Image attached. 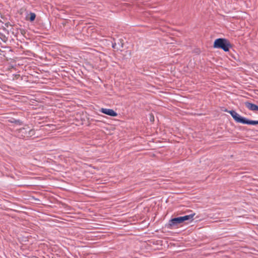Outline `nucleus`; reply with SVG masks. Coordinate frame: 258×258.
Listing matches in <instances>:
<instances>
[{"instance_id":"17","label":"nucleus","mask_w":258,"mask_h":258,"mask_svg":"<svg viewBox=\"0 0 258 258\" xmlns=\"http://www.w3.org/2000/svg\"><path fill=\"white\" fill-rule=\"evenodd\" d=\"M256 111H258V105L257 106V108H256Z\"/></svg>"},{"instance_id":"14","label":"nucleus","mask_w":258,"mask_h":258,"mask_svg":"<svg viewBox=\"0 0 258 258\" xmlns=\"http://www.w3.org/2000/svg\"><path fill=\"white\" fill-rule=\"evenodd\" d=\"M154 120H155V119H154V115L152 114H150V121L154 122Z\"/></svg>"},{"instance_id":"7","label":"nucleus","mask_w":258,"mask_h":258,"mask_svg":"<svg viewBox=\"0 0 258 258\" xmlns=\"http://www.w3.org/2000/svg\"><path fill=\"white\" fill-rule=\"evenodd\" d=\"M195 215V213L193 212L187 215H184L183 216H180V219H181V221L183 223L185 221L192 222L194 220L193 218Z\"/></svg>"},{"instance_id":"3","label":"nucleus","mask_w":258,"mask_h":258,"mask_svg":"<svg viewBox=\"0 0 258 258\" xmlns=\"http://www.w3.org/2000/svg\"><path fill=\"white\" fill-rule=\"evenodd\" d=\"M237 123L243 124L256 125L258 124V120H251L247 117L240 115Z\"/></svg>"},{"instance_id":"15","label":"nucleus","mask_w":258,"mask_h":258,"mask_svg":"<svg viewBox=\"0 0 258 258\" xmlns=\"http://www.w3.org/2000/svg\"><path fill=\"white\" fill-rule=\"evenodd\" d=\"M117 45V43L116 42H112V47L113 48H116V46Z\"/></svg>"},{"instance_id":"5","label":"nucleus","mask_w":258,"mask_h":258,"mask_svg":"<svg viewBox=\"0 0 258 258\" xmlns=\"http://www.w3.org/2000/svg\"><path fill=\"white\" fill-rule=\"evenodd\" d=\"M99 111L111 117H116L117 116V113L112 109L101 108L99 110Z\"/></svg>"},{"instance_id":"8","label":"nucleus","mask_w":258,"mask_h":258,"mask_svg":"<svg viewBox=\"0 0 258 258\" xmlns=\"http://www.w3.org/2000/svg\"><path fill=\"white\" fill-rule=\"evenodd\" d=\"M245 106L249 110L251 111H256L257 105L249 101H246L244 103Z\"/></svg>"},{"instance_id":"13","label":"nucleus","mask_w":258,"mask_h":258,"mask_svg":"<svg viewBox=\"0 0 258 258\" xmlns=\"http://www.w3.org/2000/svg\"><path fill=\"white\" fill-rule=\"evenodd\" d=\"M6 54V52L5 51L2 50V49H0V55L5 57Z\"/></svg>"},{"instance_id":"6","label":"nucleus","mask_w":258,"mask_h":258,"mask_svg":"<svg viewBox=\"0 0 258 258\" xmlns=\"http://www.w3.org/2000/svg\"><path fill=\"white\" fill-rule=\"evenodd\" d=\"M28 126H25V127H22L18 130V134L19 136L22 138H28Z\"/></svg>"},{"instance_id":"4","label":"nucleus","mask_w":258,"mask_h":258,"mask_svg":"<svg viewBox=\"0 0 258 258\" xmlns=\"http://www.w3.org/2000/svg\"><path fill=\"white\" fill-rule=\"evenodd\" d=\"M221 110L224 112L229 113L231 115V116H232V117L233 118L234 120L236 123H237V122L239 120V118L240 116V115L239 114H238L235 110H229L224 107H223Z\"/></svg>"},{"instance_id":"11","label":"nucleus","mask_w":258,"mask_h":258,"mask_svg":"<svg viewBox=\"0 0 258 258\" xmlns=\"http://www.w3.org/2000/svg\"><path fill=\"white\" fill-rule=\"evenodd\" d=\"M28 138H30V137H31L33 136H34L35 135V130L33 128H30L29 127V129H28Z\"/></svg>"},{"instance_id":"12","label":"nucleus","mask_w":258,"mask_h":258,"mask_svg":"<svg viewBox=\"0 0 258 258\" xmlns=\"http://www.w3.org/2000/svg\"><path fill=\"white\" fill-rule=\"evenodd\" d=\"M0 38L4 42H6L7 40L6 36L1 32H0Z\"/></svg>"},{"instance_id":"1","label":"nucleus","mask_w":258,"mask_h":258,"mask_svg":"<svg viewBox=\"0 0 258 258\" xmlns=\"http://www.w3.org/2000/svg\"><path fill=\"white\" fill-rule=\"evenodd\" d=\"M232 47L230 41L226 38H218L216 39L213 43V47L216 49H221L225 52H228Z\"/></svg>"},{"instance_id":"9","label":"nucleus","mask_w":258,"mask_h":258,"mask_svg":"<svg viewBox=\"0 0 258 258\" xmlns=\"http://www.w3.org/2000/svg\"><path fill=\"white\" fill-rule=\"evenodd\" d=\"M35 18L36 14L33 12H30L29 14L27 16V19L31 22H33L35 20Z\"/></svg>"},{"instance_id":"16","label":"nucleus","mask_w":258,"mask_h":258,"mask_svg":"<svg viewBox=\"0 0 258 258\" xmlns=\"http://www.w3.org/2000/svg\"><path fill=\"white\" fill-rule=\"evenodd\" d=\"M117 44L120 45L122 48L123 47V44L122 43L118 42Z\"/></svg>"},{"instance_id":"10","label":"nucleus","mask_w":258,"mask_h":258,"mask_svg":"<svg viewBox=\"0 0 258 258\" xmlns=\"http://www.w3.org/2000/svg\"><path fill=\"white\" fill-rule=\"evenodd\" d=\"M10 122L11 123H15L16 124H17V125H22V123H23V122L20 119H15V118H12Z\"/></svg>"},{"instance_id":"2","label":"nucleus","mask_w":258,"mask_h":258,"mask_svg":"<svg viewBox=\"0 0 258 258\" xmlns=\"http://www.w3.org/2000/svg\"><path fill=\"white\" fill-rule=\"evenodd\" d=\"M181 223H182V222L180 216L174 217L171 218L168 221V222L165 224V228L169 229H173L174 228H177L178 225Z\"/></svg>"}]
</instances>
